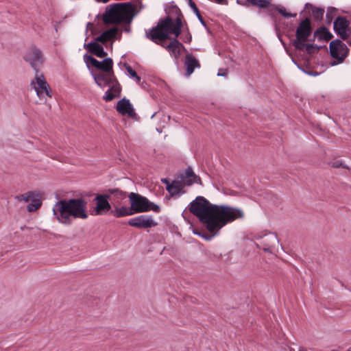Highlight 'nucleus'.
<instances>
[{
    "instance_id": "nucleus-28",
    "label": "nucleus",
    "mask_w": 351,
    "mask_h": 351,
    "mask_svg": "<svg viewBox=\"0 0 351 351\" xmlns=\"http://www.w3.org/2000/svg\"><path fill=\"white\" fill-rule=\"evenodd\" d=\"M124 66L128 72V76L134 80L138 84H140L141 78L137 75L136 72L127 64H125Z\"/></svg>"
},
{
    "instance_id": "nucleus-30",
    "label": "nucleus",
    "mask_w": 351,
    "mask_h": 351,
    "mask_svg": "<svg viewBox=\"0 0 351 351\" xmlns=\"http://www.w3.org/2000/svg\"><path fill=\"white\" fill-rule=\"evenodd\" d=\"M271 9L278 11L280 14H282L283 16H285L286 18H289V17L294 18L297 15L296 13L291 14V13L288 12L286 10V9L283 7H279V6H276L274 5H271Z\"/></svg>"
},
{
    "instance_id": "nucleus-39",
    "label": "nucleus",
    "mask_w": 351,
    "mask_h": 351,
    "mask_svg": "<svg viewBox=\"0 0 351 351\" xmlns=\"http://www.w3.org/2000/svg\"><path fill=\"white\" fill-rule=\"evenodd\" d=\"M155 115H156V112H155V113H154V114L152 115L151 119H153V118L154 117V116H155Z\"/></svg>"
},
{
    "instance_id": "nucleus-15",
    "label": "nucleus",
    "mask_w": 351,
    "mask_h": 351,
    "mask_svg": "<svg viewBox=\"0 0 351 351\" xmlns=\"http://www.w3.org/2000/svg\"><path fill=\"white\" fill-rule=\"evenodd\" d=\"M116 108L123 116H127L132 119L136 117L135 110L129 99L123 98L119 100L117 102Z\"/></svg>"
},
{
    "instance_id": "nucleus-9",
    "label": "nucleus",
    "mask_w": 351,
    "mask_h": 351,
    "mask_svg": "<svg viewBox=\"0 0 351 351\" xmlns=\"http://www.w3.org/2000/svg\"><path fill=\"white\" fill-rule=\"evenodd\" d=\"M311 26L310 19L306 18L302 20L297 27L295 36L296 38L293 44L298 49H303L304 43L307 40L311 33Z\"/></svg>"
},
{
    "instance_id": "nucleus-38",
    "label": "nucleus",
    "mask_w": 351,
    "mask_h": 351,
    "mask_svg": "<svg viewBox=\"0 0 351 351\" xmlns=\"http://www.w3.org/2000/svg\"><path fill=\"white\" fill-rule=\"evenodd\" d=\"M96 1H98V2H104V3H106V2H107L108 0H96Z\"/></svg>"
},
{
    "instance_id": "nucleus-21",
    "label": "nucleus",
    "mask_w": 351,
    "mask_h": 351,
    "mask_svg": "<svg viewBox=\"0 0 351 351\" xmlns=\"http://www.w3.org/2000/svg\"><path fill=\"white\" fill-rule=\"evenodd\" d=\"M110 214L117 218L134 215V211L131 207L120 206V205L113 206V209L110 210Z\"/></svg>"
},
{
    "instance_id": "nucleus-26",
    "label": "nucleus",
    "mask_w": 351,
    "mask_h": 351,
    "mask_svg": "<svg viewBox=\"0 0 351 351\" xmlns=\"http://www.w3.org/2000/svg\"><path fill=\"white\" fill-rule=\"evenodd\" d=\"M310 8L311 9L312 15L314 17V19L319 20L322 19L324 10L320 8H316L313 6L312 4H310L308 3H306L305 8Z\"/></svg>"
},
{
    "instance_id": "nucleus-10",
    "label": "nucleus",
    "mask_w": 351,
    "mask_h": 351,
    "mask_svg": "<svg viewBox=\"0 0 351 351\" xmlns=\"http://www.w3.org/2000/svg\"><path fill=\"white\" fill-rule=\"evenodd\" d=\"M23 59L29 63L32 67L36 71L44 62V57L42 51L37 47L32 46L25 52Z\"/></svg>"
},
{
    "instance_id": "nucleus-6",
    "label": "nucleus",
    "mask_w": 351,
    "mask_h": 351,
    "mask_svg": "<svg viewBox=\"0 0 351 351\" xmlns=\"http://www.w3.org/2000/svg\"><path fill=\"white\" fill-rule=\"evenodd\" d=\"M130 207L134 214L145 213L153 210L156 213L160 211V207L153 202H149L147 198L136 193H130L128 195Z\"/></svg>"
},
{
    "instance_id": "nucleus-11",
    "label": "nucleus",
    "mask_w": 351,
    "mask_h": 351,
    "mask_svg": "<svg viewBox=\"0 0 351 351\" xmlns=\"http://www.w3.org/2000/svg\"><path fill=\"white\" fill-rule=\"evenodd\" d=\"M329 47L331 56L337 60V62L332 64V65L342 62L348 56V48L346 45L341 41L337 40H333L330 43Z\"/></svg>"
},
{
    "instance_id": "nucleus-7",
    "label": "nucleus",
    "mask_w": 351,
    "mask_h": 351,
    "mask_svg": "<svg viewBox=\"0 0 351 351\" xmlns=\"http://www.w3.org/2000/svg\"><path fill=\"white\" fill-rule=\"evenodd\" d=\"M255 239L257 241V247L264 252L273 254L278 251L279 240L276 234L273 232L257 234Z\"/></svg>"
},
{
    "instance_id": "nucleus-23",
    "label": "nucleus",
    "mask_w": 351,
    "mask_h": 351,
    "mask_svg": "<svg viewBox=\"0 0 351 351\" xmlns=\"http://www.w3.org/2000/svg\"><path fill=\"white\" fill-rule=\"evenodd\" d=\"M237 3L246 7H249V4L253 6H257L259 8H271L270 0H244L241 2L239 0H237Z\"/></svg>"
},
{
    "instance_id": "nucleus-35",
    "label": "nucleus",
    "mask_w": 351,
    "mask_h": 351,
    "mask_svg": "<svg viewBox=\"0 0 351 351\" xmlns=\"http://www.w3.org/2000/svg\"><path fill=\"white\" fill-rule=\"evenodd\" d=\"M195 14H196L197 16L198 17V19L200 20V21L202 23H203V20H202V16H201V15L199 14V12L198 11V13H195Z\"/></svg>"
},
{
    "instance_id": "nucleus-14",
    "label": "nucleus",
    "mask_w": 351,
    "mask_h": 351,
    "mask_svg": "<svg viewBox=\"0 0 351 351\" xmlns=\"http://www.w3.org/2000/svg\"><path fill=\"white\" fill-rule=\"evenodd\" d=\"M110 195L108 194L97 195L95 198L96 203V215H104L111 210V205L108 202Z\"/></svg>"
},
{
    "instance_id": "nucleus-19",
    "label": "nucleus",
    "mask_w": 351,
    "mask_h": 351,
    "mask_svg": "<svg viewBox=\"0 0 351 351\" xmlns=\"http://www.w3.org/2000/svg\"><path fill=\"white\" fill-rule=\"evenodd\" d=\"M112 206L121 205L127 197V193L119 189H112L108 191Z\"/></svg>"
},
{
    "instance_id": "nucleus-24",
    "label": "nucleus",
    "mask_w": 351,
    "mask_h": 351,
    "mask_svg": "<svg viewBox=\"0 0 351 351\" xmlns=\"http://www.w3.org/2000/svg\"><path fill=\"white\" fill-rule=\"evenodd\" d=\"M185 66L186 75L188 76L193 73L195 67H199L197 59L191 54L186 56Z\"/></svg>"
},
{
    "instance_id": "nucleus-13",
    "label": "nucleus",
    "mask_w": 351,
    "mask_h": 351,
    "mask_svg": "<svg viewBox=\"0 0 351 351\" xmlns=\"http://www.w3.org/2000/svg\"><path fill=\"white\" fill-rule=\"evenodd\" d=\"M128 224L137 228H149L157 225V222L151 215H140L132 218L128 221Z\"/></svg>"
},
{
    "instance_id": "nucleus-29",
    "label": "nucleus",
    "mask_w": 351,
    "mask_h": 351,
    "mask_svg": "<svg viewBox=\"0 0 351 351\" xmlns=\"http://www.w3.org/2000/svg\"><path fill=\"white\" fill-rule=\"evenodd\" d=\"M41 200L36 196L32 202L27 205V209L29 212H34L38 210L41 206Z\"/></svg>"
},
{
    "instance_id": "nucleus-27",
    "label": "nucleus",
    "mask_w": 351,
    "mask_h": 351,
    "mask_svg": "<svg viewBox=\"0 0 351 351\" xmlns=\"http://www.w3.org/2000/svg\"><path fill=\"white\" fill-rule=\"evenodd\" d=\"M315 36L318 37L320 39H324L325 40H330L332 35L328 31L326 27H320L315 32Z\"/></svg>"
},
{
    "instance_id": "nucleus-12",
    "label": "nucleus",
    "mask_w": 351,
    "mask_h": 351,
    "mask_svg": "<svg viewBox=\"0 0 351 351\" xmlns=\"http://www.w3.org/2000/svg\"><path fill=\"white\" fill-rule=\"evenodd\" d=\"M84 59L86 64L90 63L97 69L101 70V73H113V62L112 60L110 58H106L103 61L100 62L91 56L85 55L84 56Z\"/></svg>"
},
{
    "instance_id": "nucleus-8",
    "label": "nucleus",
    "mask_w": 351,
    "mask_h": 351,
    "mask_svg": "<svg viewBox=\"0 0 351 351\" xmlns=\"http://www.w3.org/2000/svg\"><path fill=\"white\" fill-rule=\"evenodd\" d=\"M31 86L40 99H46L47 97H51V88L43 74L38 69H36L34 79L32 81Z\"/></svg>"
},
{
    "instance_id": "nucleus-5",
    "label": "nucleus",
    "mask_w": 351,
    "mask_h": 351,
    "mask_svg": "<svg viewBox=\"0 0 351 351\" xmlns=\"http://www.w3.org/2000/svg\"><path fill=\"white\" fill-rule=\"evenodd\" d=\"M95 83L101 88L108 86V90L104 96V100L110 101L119 97L121 93V86L116 80L113 73H99L93 74Z\"/></svg>"
},
{
    "instance_id": "nucleus-17",
    "label": "nucleus",
    "mask_w": 351,
    "mask_h": 351,
    "mask_svg": "<svg viewBox=\"0 0 351 351\" xmlns=\"http://www.w3.org/2000/svg\"><path fill=\"white\" fill-rule=\"evenodd\" d=\"M334 29L340 37L345 40L349 35L348 22L343 17H337L334 21Z\"/></svg>"
},
{
    "instance_id": "nucleus-16",
    "label": "nucleus",
    "mask_w": 351,
    "mask_h": 351,
    "mask_svg": "<svg viewBox=\"0 0 351 351\" xmlns=\"http://www.w3.org/2000/svg\"><path fill=\"white\" fill-rule=\"evenodd\" d=\"M121 36V32L117 27H111L104 31L101 34L95 38V40L101 43H106L107 41H113L115 39H119Z\"/></svg>"
},
{
    "instance_id": "nucleus-22",
    "label": "nucleus",
    "mask_w": 351,
    "mask_h": 351,
    "mask_svg": "<svg viewBox=\"0 0 351 351\" xmlns=\"http://www.w3.org/2000/svg\"><path fill=\"white\" fill-rule=\"evenodd\" d=\"M162 182L166 184V189L171 196L178 195L182 189V184L179 181L170 183L167 179H162Z\"/></svg>"
},
{
    "instance_id": "nucleus-4",
    "label": "nucleus",
    "mask_w": 351,
    "mask_h": 351,
    "mask_svg": "<svg viewBox=\"0 0 351 351\" xmlns=\"http://www.w3.org/2000/svg\"><path fill=\"white\" fill-rule=\"evenodd\" d=\"M134 12V8L131 3H115L106 9L103 19L106 23H130Z\"/></svg>"
},
{
    "instance_id": "nucleus-31",
    "label": "nucleus",
    "mask_w": 351,
    "mask_h": 351,
    "mask_svg": "<svg viewBox=\"0 0 351 351\" xmlns=\"http://www.w3.org/2000/svg\"><path fill=\"white\" fill-rule=\"evenodd\" d=\"M36 196H38L37 194H36L34 192L29 191L18 196L17 199L21 202L23 201L24 202H28L29 201L32 202Z\"/></svg>"
},
{
    "instance_id": "nucleus-33",
    "label": "nucleus",
    "mask_w": 351,
    "mask_h": 351,
    "mask_svg": "<svg viewBox=\"0 0 351 351\" xmlns=\"http://www.w3.org/2000/svg\"><path fill=\"white\" fill-rule=\"evenodd\" d=\"M332 167H334V168H339V167H343L344 169H348L349 167L344 165L341 160H335L332 163Z\"/></svg>"
},
{
    "instance_id": "nucleus-32",
    "label": "nucleus",
    "mask_w": 351,
    "mask_h": 351,
    "mask_svg": "<svg viewBox=\"0 0 351 351\" xmlns=\"http://www.w3.org/2000/svg\"><path fill=\"white\" fill-rule=\"evenodd\" d=\"M302 50H305L308 53H313L318 50V48L313 44H306L304 43V47Z\"/></svg>"
},
{
    "instance_id": "nucleus-18",
    "label": "nucleus",
    "mask_w": 351,
    "mask_h": 351,
    "mask_svg": "<svg viewBox=\"0 0 351 351\" xmlns=\"http://www.w3.org/2000/svg\"><path fill=\"white\" fill-rule=\"evenodd\" d=\"M160 45L165 48L176 60L180 57L181 50L184 49V46L176 38L171 41L168 45L165 42H162Z\"/></svg>"
},
{
    "instance_id": "nucleus-3",
    "label": "nucleus",
    "mask_w": 351,
    "mask_h": 351,
    "mask_svg": "<svg viewBox=\"0 0 351 351\" xmlns=\"http://www.w3.org/2000/svg\"><path fill=\"white\" fill-rule=\"evenodd\" d=\"M182 21L177 18L176 21L170 17L160 21L156 27L149 31H146V36L156 44L165 42L169 38V35L173 34L176 38L178 37L181 32Z\"/></svg>"
},
{
    "instance_id": "nucleus-2",
    "label": "nucleus",
    "mask_w": 351,
    "mask_h": 351,
    "mask_svg": "<svg viewBox=\"0 0 351 351\" xmlns=\"http://www.w3.org/2000/svg\"><path fill=\"white\" fill-rule=\"evenodd\" d=\"M86 209V202L82 198H76L56 202L53 207V213L60 223L70 225L73 219H87Z\"/></svg>"
},
{
    "instance_id": "nucleus-20",
    "label": "nucleus",
    "mask_w": 351,
    "mask_h": 351,
    "mask_svg": "<svg viewBox=\"0 0 351 351\" xmlns=\"http://www.w3.org/2000/svg\"><path fill=\"white\" fill-rule=\"evenodd\" d=\"M84 47L99 58H104L107 56V53L104 51L103 47L98 44L96 40L85 44Z\"/></svg>"
},
{
    "instance_id": "nucleus-36",
    "label": "nucleus",
    "mask_w": 351,
    "mask_h": 351,
    "mask_svg": "<svg viewBox=\"0 0 351 351\" xmlns=\"http://www.w3.org/2000/svg\"><path fill=\"white\" fill-rule=\"evenodd\" d=\"M217 75L219 76H225L226 75V73H223V72H219Z\"/></svg>"
},
{
    "instance_id": "nucleus-34",
    "label": "nucleus",
    "mask_w": 351,
    "mask_h": 351,
    "mask_svg": "<svg viewBox=\"0 0 351 351\" xmlns=\"http://www.w3.org/2000/svg\"><path fill=\"white\" fill-rule=\"evenodd\" d=\"M190 5L195 12V13H198V9L194 2L190 1Z\"/></svg>"
},
{
    "instance_id": "nucleus-37",
    "label": "nucleus",
    "mask_w": 351,
    "mask_h": 351,
    "mask_svg": "<svg viewBox=\"0 0 351 351\" xmlns=\"http://www.w3.org/2000/svg\"><path fill=\"white\" fill-rule=\"evenodd\" d=\"M298 351H308V350L304 348H300Z\"/></svg>"
},
{
    "instance_id": "nucleus-25",
    "label": "nucleus",
    "mask_w": 351,
    "mask_h": 351,
    "mask_svg": "<svg viewBox=\"0 0 351 351\" xmlns=\"http://www.w3.org/2000/svg\"><path fill=\"white\" fill-rule=\"evenodd\" d=\"M184 174L185 176L183 179V182L185 184L191 185L193 183H197L200 180L191 168L186 169Z\"/></svg>"
},
{
    "instance_id": "nucleus-1",
    "label": "nucleus",
    "mask_w": 351,
    "mask_h": 351,
    "mask_svg": "<svg viewBox=\"0 0 351 351\" xmlns=\"http://www.w3.org/2000/svg\"><path fill=\"white\" fill-rule=\"evenodd\" d=\"M191 213L198 217L213 235L201 234L193 229V232L206 240H210L227 223L244 217L242 210L224 205L210 204L202 196H197L189 206Z\"/></svg>"
}]
</instances>
